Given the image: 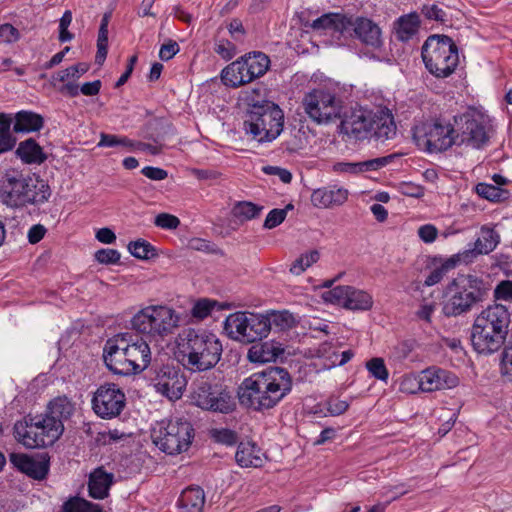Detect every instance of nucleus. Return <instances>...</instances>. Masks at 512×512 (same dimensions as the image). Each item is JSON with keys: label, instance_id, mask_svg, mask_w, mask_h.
I'll return each instance as SVG.
<instances>
[{"label": "nucleus", "instance_id": "79ce46f5", "mask_svg": "<svg viewBox=\"0 0 512 512\" xmlns=\"http://www.w3.org/2000/svg\"><path fill=\"white\" fill-rule=\"evenodd\" d=\"M262 210V206L249 201H240L233 206L232 214L239 221L245 222L259 217Z\"/></svg>", "mask_w": 512, "mask_h": 512}, {"label": "nucleus", "instance_id": "c85d7f7f", "mask_svg": "<svg viewBox=\"0 0 512 512\" xmlns=\"http://www.w3.org/2000/svg\"><path fill=\"white\" fill-rule=\"evenodd\" d=\"M348 190L344 188H319L312 192L311 202L317 208L340 206L348 199Z\"/></svg>", "mask_w": 512, "mask_h": 512}, {"label": "nucleus", "instance_id": "5fc2aeb1", "mask_svg": "<svg viewBox=\"0 0 512 512\" xmlns=\"http://www.w3.org/2000/svg\"><path fill=\"white\" fill-rule=\"evenodd\" d=\"M108 47V29L106 24L100 25L98 39H97V53L95 56L96 64H102L107 56Z\"/></svg>", "mask_w": 512, "mask_h": 512}, {"label": "nucleus", "instance_id": "4c0bfd02", "mask_svg": "<svg viewBox=\"0 0 512 512\" xmlns=\"http://www.w3.org/2000/svg\"><path fill=\"white\" fill-rule=\"evenodd\" d=\"M44 120L41 115L31 111H20L15 116L13 130L16 133H29L39 131Z\"/></svg>", "mask_w": 512, "mask_h": 512}, {"label": "nucleus", "instance_id": "f03ea898", "mask_svg": "<svg viewBox=\"0 0 512 512\" xmlns=\"http://www.w3.org/2000/svg\"><path fill=\"white\" fill-rule=\"evenodd\" d=\"M177 361L191 373L213 369L221 359L223 347L219 338L202 328L182 329L175 339Z\"/></svg>", "mask_w": 512, "mask_h": 512}, {"label": "nucleus", "instance_id": "a19ab883", "mask_svg": "<svg viewBox=\"0 0 512 512\" xmlns=\"http://www.w3.org/2000/svg\"><path fill=\"white\" fill-rule=\"evenodd\" d=\"M33 187L27 188L28 196L27 204H42L48 201L51 190L47 182L39 177H31Z\"/></svg>", "mask_w": 512, "mask_h": 512}, {"label": "nucleus", "instance_id": "49530a36", "mask_svg": "<svg viewBox=\"0 0 512 512\" xmlns=\"http://www.w3.org/2000/svg\"><path fill=\"white\" fill-rule=\"evenodd\" d=\"M129 252L138 259H150L156 256L155 248L146 240L138 239L128 245Z\"/></svg>", "mask_w": 512, "mask_h": 512}, {"label": "nucleus", "instance_id": "aec40b11", "mask_svg": "<svg viewBox=\"0 0 512 512\" xmlns=\"http://www.w3.org/2000/svg\"><path fill=\"white\" fill-rule=\"evenodd\" d=\"M327 300L350 310H369L373 305L372 296L351 286H337L327 292Z\"/></svg>", "mask_w": 512, "mask_h": 512}, {"label": "nucleus", "instance_id": "f8f14e48", "mask_svg": "<svg viewBox=\"0 0 512 512\" xmlns=\"http://www.w3.org/2000/svg\"><path fill=\"white\" fill-rule=\"evenodd\" d=\"M460 133H457V145H466L473 149H483L494 133L488 115L471 110L460 117Z\"/></svg>", "mask_w": 512, "mask_h": 512}, {"label": "nucleus", "instance_id": "72a5a7b5", "mask_svg": "<svg viewBox=\"0 0 512 512\" xmlns=\"http://www.w3.org/2000/svg\"><path fill=\"white\" fill-rule=\"evenodd\" d=\"M112 482L113 474L105 472L102 468L96 469L89 477V495L94 499H104L108 496Z\"/></svg>", "mask_w": 512, "mask_h": 512}, {"label": "nucleus", "instance_id": "f257e3e1", "mask_svg": "<svg viewBox=\"0 0 512 512\" xmlns=\"http://www.w3.org/2000/svg\"><path fill=\"white\" fill-rule=\"evenodd\" d=\"M291 389L290 373L274 366L245 378L238 388V397L243 406L262 411L276 406Z\"/></svg>", "mask_w": 512, "mask_h": 512}, {"label": "nucleus", "instance_id": "4468645a", "mask_svg": "<svg viewBox=\"0 0 512 512\" xmlns=\"http://www.w3.org/2000/svg\"><path fill=\"white\" fill-rule=\"evenodd\" d=\"M424 64H458V48L446 35H431L422 46Z\"/></svg>", "mask_w": 512, "mask_h": 512}, {"label": "nucleus", "instance_id": "a878e982", "mask_svg": "<svg viewBox=\"0 0 512 512\" xmlns=\"http://www.w3.org/2000/svg\"><path fill=\"white\" fill-rule=\"evenodd\" d=\"M40 423V418H37V415H27L22 420L17 421L13 428L17 442L28 449L41 448L40 439H44V437L37 434Z\"/></svg>", "mask_w": 512, "mask_h": 512}, {"label": "nucleus", "instance_id": "338daca9", "mask_svg": "<svg viewBox=\"0 0 512 512\" xmlns=\"http://www.w3.org/2000/svg\"><path fill=\"white\" fill-rule=\"evenodd\" d=\"M215 52L220 55L224 61H230L236 54V47L228 40H220L215 45Z\"/></svg>", "mask_w": 512, "mask_h": 512}, {"label": "nucleus", "instance_id": "c9c22d12", "mask_svg": "<svg viewBox=\"0 0 512 512\" xmlns=\"http://www.w3.org/2000/svg\"><path fill=\"white\" fill-rule=\"evenodd\" d=\"M180 512H202L205 495L200 487H189L185 489L178 500Z\"/></svg>", "mask_w": 512, "mask_h": 512}, {"label": "nucleus", "instance_id": "423d86ee", "mask_svg": "<svg viewBox=\"0 0 512 512\" xmlns=\"http://www.w3.org/2000/svg\"><path fill=\"white\" fill-rule=\"evenodd\" d=\"M489 291L488 284L475 275H460L447 288V298L443 303V313L455 317L467 313L483 301Z\"/></svg>", "mask_w": 512, "mask_h": 512}, {"label": "nucleus", "instance_id": "f3484780", "mask_svg": "<svg viewBox=\"0 0 512 512\" xmlns=\"http://www.w3.org/2000/svg\"><path fill=\"white\" fill-rule=\"evenodd\" d=\"M33 187L31 176L25 177L18 172L7 173L5 175L0 197L2 202L9 207H22L27 204V188Z\"/></svg>", "mask_w": 512, "mask_h": 512}, {"label": "nucleus", "instance_id": "cd10ccee", "mask_svg": "<svg viewBox=\"0 0 512 512\" xmlns=\"http://www.w3.org/2000/svg\"><path fill=\"white\" fill-rule=\"evenodd\" d=\"M395 157V154H391L388 156L355 163L337 162L333 165V171L348 174H358L365 171H376L391 163Z\"/></svg>", "mask_w": 512, "mask_h": 512}, {"label": "nucleus", "instance_id": "7ed1b4c3", "mask_svg": "<svg viewBox=\"0 0 512 512\" xmlns=\"http://www.w3.org/2000/svg\"><path fill=\"white\" fill-rule=\"evenodd\" d=\"M510 323V313L505 306L494 304L483 309L472 326L471 342L474 350L484 355L498 351L507 341Z\"/></svg>", "mask_w": 512, "mask_h": 512}, {"label": "nucleus", "instance_id": "b1692460", "mask_svg": "<svg viewBox=\"0 0 512 512\" xmlns=\"http://www.w3.org/2000/svg\"><path fill=\"white\" fill-rule=\"evenodd\" d=\"M87 72L85 66H67L51 75V85L61 94L69 97L79 95V85L77 80Z\"/></svg>", "mask_w": 512, "mask_h": 512}, {"label": "nucleus", "instance_id": "13d9d810", "mask_svg": "<svg viewBox=\"0 0 512 512\" xmlns=\"http://www.w3.org/2000/svg\"><path fill=\"white\" fill-rule=\"evenodd\" d=\"M350 406V403L337 397H330L325 402V407L331 416L344 414Z\"/></svg>", "mask_w": 512, "mask_h": 512}, {"label": "nucleus", "instance_id": "dca6fc26", "mask_svg": "<svg viewBox=\"0 0 512 512\" xmlns=\"http://www.w3.org/2000/svg\"><path fill=\"white\" fill-rule=\"evenodd\" d=\"M125 401V394L115 384H104L94 393L92 408L101 418L111 419L122 412Z\"/></svg>", "mask_w": 512, "mask_h": 512}, {"label": "nucleus", "instance_id": "bb28decb", "mask_svg": "<svg viewBox=\"0 0 512 512\" xmlns=\"http://www.w3.org/2000/svg\"><path fill=\"white\" fill-rule=\"evenodd\" d=\"M235 460L242 468H259L265 463L266 456L254 442H240L235 453Z\"/></svg>", "mask_w": 512, "mask_h": 512}, {"label": "nucleus", "instance_id": "680f3d73", "mask_svg": "<svg viewBox=\"0 0 512 512\" xmlns=\"http://www.w3.org/2000/svg\"><path fill=\"white\" fill-rule=\"evenodd\" d=\"M120 253L115 249H100L95 253V259L105 265L117 264L120 261Z\"/></svg>", "mask_w": 512, "mask_h": 512}, {"label": "nucleus", "instance_id": "774afa93", "mask_svg": "<svg viewBox=\"0 0 512 512\" xmlns=\"http://www.w3.org/2000/svg\"><path fill=\"white\" fill-rule=\"evenodd\" d=\"M494 297L497 300L512 302V281L503 280L494 289Z\"/></svg>", "mask_w": 512, "mask_h": 512}, {"label": "nucleus", "instance_id": "6e6d98bb", "mask_svg": "<svg viewBox=\"0 0 512 512\" xmlns=\"http://www.w3.org/2000/svg\"><path fill=\"white\" fill-rule=\"evenodd\" d=\"M211 437L217 443L232 446L238 441V435L235 431L228 428H220L211 430Z\"/></svg>", "mask_w": 512, "mask_h": 512}, {"label": "nucleus", "instance_id": "9d476101", "mask_svg": "<svg viewBox=\"0 0 512 512\" xmlns=\"http://www.w3.org/2000/svg\"><path fill=\"white\" fill-rule=\"evenodd\" d=\"M413 139L419 148L430 153L446 151L458 143L453 125L441 120L415 126Z\"/></svg>", "mask_w": 512, "mask_h": 512}, {"label": "nucleus", "instance_id": "2eb2a0df", "mask_svg": "<svg viewBox=\"0 0 512 512\" xmlns=\"http://www.w3.org/2000/svg\"><path fill=\"white\" fill-rule=\"evenodd\" d=\"M344 18L349 22L347 29L341 33H334L333 40L329 41L330 44L342 45V39L346 40L353 35L366 45L378 47L381 44V29L372 20L346 15Z\"/></svg>", "mask_w": 512, "mask_h": 512}, {"label": "nucleus", "instance_id": "20e7f679", "mask_svg": "<svg viewBox=\"0 0 512 512\" xmlns=\"http://www.w3.org/2000/svg\"><path fill=\"white\" fill-rule=\"evenodd\" d=\"M342 131L354 140L374 137L386 141L396 135V125L392 114L386 110L377 113L359 109L354 110L341 124Z\"/></svg>", "mask_w": 512, "mask_h": 512}, {"label": "nucleus", "instance_id": "4be33fe9", "mask_svg": "<svg viewBox=\"0 0 512 512\" xmlns=\"http://www.w3.org/2000/svg\"><path fill=\"white\" fill-rule=\"evenodd\" d=\"M418 383L423 392H433L452 389L458 385L459 379L451 371L433 366L420 373Z\"/></svg>", "mask_w": 512, "mask_h": 512}, {"label": "nucleus", "instance_id": "c756f323", "mask_svg": "<svg viewBox=\"0 0 512 512\" xmlns=\"http://www.w3.org/2000/svg\"><path fill=\"white\" fill-rule=\"evenodd\" d=\"M284 353L282 345L275 341L256 343L248 350V359L253 363L275 361Z\"/></svg>", "mask_w": 512, "mask_h": 512}, {"label": "nucleus", "instance_id": "e2e57ef3", "mask_svg": "<svg viewBox=\"0 0 512 512\" xmlns=\"http://www.w3.org/2000/svg\"><path fill=\"white\" fill-rule=\"evenodd\" d=\"M72 22V12L66 10L59 21V40L61 42H68L72 40L73 34L68 31V27Z\"/></svg>", "mask_w": 512, "mask_h": 512}, {"label": "nucleus", "instance_id": "603ef678", "mask_svg": "<svg viewBox=\"0 0 512 512\" xmlns=\"http://www.w3.org/2000/svg\"><path fill=\"white\" fill-rule=\"evenodd\" d=\"M217 302L210 299H200L196 301L191 309V315L199 320H202L209 316L216 306Z\"/></svg>", "mask_w": 512, "mask_h": 512}, {"label": "nucleus", "instance_id": "09e8293b", "mask_svg": "<svg viewBox=\"0 0 512 512\" xmlns=\"http://www.w3.org/2000/svg\"><path fill=\"white\" fill-rule=\"evenodd\" d=\"M270 322V328L272 325L278 327L280 330L291 328L295 323V318L292 313L284 311H273L266 315Z\"/></svg>", "mask_w": 512, "mask_h": 512}, {"label": "nucleus", "instance_id": "6e6552de", "mask_svg": "<svg viewBox=\"0 0 512 512\" xmlns=\"http://www.w3.org/2000/svg\"><path fill=\"white\" fill-rule=\"evenodd\" d=\"M194 438L192 424L182 418L157 422L151 430L153 443L163 452L176 455L186 451Z\"/></svg>", "mask_w": 512, "mask_h": 512}, {"label": "nucleus", "instance_id": "4d7b16f0", "mask_svg": "<svg viewBox=\"0 0 512 512\" xmlns=\"http://www.w3.org/2000/svg\"><path fill=\"white\" fill-rule=\"evenodd\" d=\"M270 62V58L265 53L261 51H251L242 55L231 64H270Z\"/></svg>", "mask_w": 512, "mask_h": 512}, {"label": "nucleus", "instance_id": "de8ad7c7", "mask_svg": "<svg viewBox=\"0 0 512 512\" xmlns=\"http://www.w3.org/2000/svg\"><path fill=\"white\" fill-rule=\"evenodd\" d=\"M320 258V254L317 250H312L305 254H302L290 267V272L294 275H300L311 265L316 263Z\"/></svg>", "mask_w": 512, "mask_h": 512}, {"label": "nucleus", "instance_id": "ddd939ff", "mask_svg": "<svg viewBox=\"0 0 512 512\" xmlns=\"http://www.w3.org/2000/svg\"><path fill=\"white\" fill-rule=\"evenodd\" d=\"M312 12L304 9L296 14L302 30L306 33H312L319 37H330L333 40L334 33H341L347 29L348 20L344 18V14L325 13L320 17L311 19Z\"/></svg>", "mask_w": 512, "mask_h": 512}, {"label": "nucleus", "instance_id": "0e129e2a", "mask_svg": "<svg viewBox=\"0 0 512 512\" xmlns=\"http://www.w3.org/2000/svg\"><path fill=\"white\" fill-rule=\"evenodd\" d=\"M154 224L162 229L174 230L180 225V220L172 214L160 213L156 216Z\"/></svg>", "mask_w": 512, "mask_h": 512}, {"label": "nucleus", "instance_id": "3c124183", "mask_svg": "<svg viewBox=\"0 0 512 512\" xmlns=\"http://www.w3.org/2000/svg\"><path fill=\"white\" fill-rule=\"evenodd\" d=\"M502 358H501V372L503 375L512 380V333L507 341L503 344Z\"/></svg>", "mask_w": 512, "mask_h": 512}, {"label": "nucleus", "instance_id": "a18cd8bd", "mask_svg": "<svg viewBox=\"0 0 512 512\" xmlns=\"http://www.w3.org/2000/svg\"><path fill=\"white\" fill-rule=\"evenodd\" d=\"M476 193L489 201L498 202L508 197V191L498 186L488 183H478L476 185Z\"/></svg>", "mask_w": 512, "mask_h": 512}, {"label": "nucleus", "instance_id": "052dcab7", "mask_svg": "<svg viewBox=\"0 0 512 512\" xmlns=\"http://www.w3.org/2000/svg\"><path fill=\"white\" fill-rule=\"evenodd\" d=\"M453 269L452 267H448V260L446 259L439 267L434 268L426 277L424 284L426 286H433L439 283L445 274Z\"/></svg>", "mask_w": 512, "mask_h": 512}, {"label": "nucleus", "instance_id": "6ab92c4d", "mask_svg": "<svg viewBox=\"0 0 512 512\" xmlns=\"http://www.w3.org/2000/svg\"><path fill=\"white\" fill-rule=\"evenodd\" d=\"M125 337L127 333H120L105 342L103 360L106 367L114 374L129 376L130 363L126 356Z\"/></svg>", "mask_w": 512, "mask_h": 512}, {"label": "nucleus", "instance_id": "37998d69", "mask_svg": "<svg viewBox=\"0 0 512 512\" xmlns=\"http://www.w3.org/2000/svg\"><path fill=\"white\" fill-rule=\"evenodd\" d=\"M62 512H103V510L99 504L75 496L63 503Z\"/></svg>", "mask_w": 512, "mask_h": 512}, {"label": "nucleus", "instance_id": "39448f33", "mask_svg": "<svg viewBox=\"0 0 512 512\" xmlns=\"http://www.w3.org/2000/svg\"><path fill=\"white\" fill-rule=\"evenodd\" d=\"M182 314L168 305H149L131 319V327L150 340L164 341L181 326Z\"/></svg>", "mask_w": 512, "mask_h": 512}, {"label": "nucleus", "instance_id": "c03bdc74", "mask_svg": "<svg viewBox=\"0 0 512 512\" xmlns=\"http://www.w3.org/2000/svg\"><path fill=\"white\" fill-rule=\"evenodd\" d=\"M11 119L0 114V154L13 149L16 139L11 134Z\"/></svg>", "mask_w": 512, "mask_h": 512}, {"label": "nucleus", "instance_id": "bf43d9fd", "mask_svg": "<svg viewBox=\"0 0 512 512\" xmlns=\"http://www.w3.org/2000/svg\"><path fill=\"white\" fill-rule=\"evenodd\" d=\"M20 32L9 23L0 25V44H11L18 41Z\"/></svg>", "mask_w": 512, "mask_h": 512}, {"label": "nucleus", "instance_id": "2f4dec72", "mask_svg": "<svg viewBox=\"0 0 512 512\" xmlns=\"http://www.w3.org/2000/svg\"><path fill=\"white\" fill-rule=\"evenodd\" d=\"M40 418V425L37 429V434L44 439H40L41 448L53 445L64 431V425L58 419L48 417L44 414L37 415Z\"/></svg>", "mask_w": 512, "mask_h": 512}, {"label": "nucleus", "instance_id": "ea45409f", "mask_svg": "<svg viewBox=\"0 0 512 512\" xmlns=\"http://www.w3.org/2000/svg\"><path fill=\"white\" fill-rule=\"evenodd\" d=\"M499 240V234L494 229L483 227L480 236L473 245L478 253L484 255L492 252L498 245Z\"/></svg>", "mask_w": 512, "mask_h": 512}, {"label": "nucleus", "instance_id": "864d4df0", "mask_svg": "<svg viewBox=\"0 0 512 512\" xmlns=\"http://www.w3.org/2000/svg\"><path fill=\"white\" fill-rule=\"evenodd\" d=\"M366 368L369 373L378 380L387 381L389 372L385 366L382 358H372L366 363Z\"/></svg>", "mask_w": 512, "mask_h": 512}, {"label": "nucleus", "instance_id": "f704fd0d", "mask_svg": "<svg viewBox=\"0 0 512 512\" xmlns=\"http://www.w3.org/2000/svg\"><path fill=\"white\" fill-rule=\"evenodd\" d=\"M247 312L238 311L230 314L224 321V331L227 336L235 341L246 344Z\"/></svg>", "mask_w": 512, "mask_h": 512}, {"label": "nucleus", "instance_id": "393cba45", "mask_svg": "<svg viewBox=\"0 0 512 512\" xmlns=\"http://www.w3.org/2000/svg\"><path fill=\"white\" fill-rule=\"evenodd\" d=\"M270 66H225L221 79L227 86L236 88L263 76Z\"/></svg>", "mask_w": 512, "mask_h": 512}, {"label": "nucleus", "instance_id": "412c9836", "mask_svg": "<svg viewBox=\"0 0 512 512\" xmlns=\"http://www.w3.org/2000/svg\"><path fill=\"white\" fill-rule=\"evenodd\" d=\"M126 356L130 363V375L144 371L151 362V349L148 343L139 337L127 333L125 337Z\"/></svg>", "mask_w": 512, "mask_h": 512}, {"label": "nucleus", "instance_id": "8fccbe9b", "mask_svg": "<svg viewBox=\"0 0 512 512\" xmlns=\"http://www.w3.org/2000/svg\"><path fill=\"white\" fill-rule=\"evenodd\" d=\"M479 255L478 251H476V248L473 246L471 248H468L462 252H459L457 254L452 255L449 257L448 260V267H452L453 269L460 265V264H470L472 263Z\"/></svg>", "mask_w": 512, "mask_h": 512}, {"label": "nucleus", "instance_id": "1a4fd4ad", "mask_svg": "<svg viewBox=\"0 0 512 512\" xmlns=\"http://www.w3.org/2000/svg\"><path fill=\"white\" fill-rule=\"evenodd\" d=\"M307 117L316 124H328L340 117L342 101L330 89L319 87L304 94L301 102Z\"/></svg>", "mask_w": 512, "mask_h": 512}, {"label": "nucleus", "instance_id": "e433bc0d", "mask_svg": "<svg viewBox=\"0 0 512 512\" xmlns=\"http://www.w3.org/2000/svg\"><path fill=\"white\" fill-rule=\"evenodd\" d=\"M16 154L26 164H42L47 158L41 146L32 138L20 142Z\"/></svg>", "mask_w": 512, "mask_h": 512}, {"label": "nucleus", "instance_id": "5701e85b", "mask_svg": "<svg viewBox=\"0 0 512 512\" xmlns=\"http://www.w3.org/2000/svg\"><path fill=\"white\" fill-rule=\"evenodd\" d=\"M9 461L20 472L36 479H44L49 471V460L46 456L32 457L24 453H10Z\"/></svg>", "mask_w": 512, "mask_h": 512}, {"label": "nucleus", "instance_id": "0eeeda50", "mask_svg": "<svg viewBox=\"0 0 512 512\" xmlns=\"http://www.w3.org/2000/svg\"><path fill=\"white\" fill-rule=\"evenodd\" d=\"M284 113L271 101H262L250 106L243 129L246 135L258 143L274 141L283 131Z\"/></svg>", "mask_w": 512, "mask_h": 512}, {"label": "nucleus", "instance_id": "9b49d317", "mask_svg": "<svg viewBox=\"0 0 512 512\" xmlns=\"http://www.w3.org/2000/svg\"><path fill=\"white\" fill-rule=\"evenodd\" d=\"M191 401L202 410L215 413L229 414L236 408V402L226 388L208 381L194 384Z\"/></svg>", "mask_w": 512, "mask_h": 512}, {"label": "nucleus", "instance_id": "473e14b6", "mask_svg": "<svg viewBox=\"0 0 512 512\" xmlns=\"http://www.w3.org/2000/svg\"><path fill=\"white\" fill-rule=\"evenodd\" d=\"M246 344L254 343L266 338L270 333V322L267 316L247 312Z\"/></svg>", "mask_w": 512, "mask_h": 512}, {"label": "nucleus", "instance_id": "69168bd1", "mask_svg": "<svg viewBox=\"0 0 512 512\" xmlns=\"http://www.w3.org/2000/svg\"><path fill=\"white\" fill-rule=\"evenodd\" d=\"M423 15L429 19L444 23L447 20V13L436 4L424 5L422 8Z\"/></svg>", "mask_w": 512, "mask_h": 512}, {"label": "nucleus", "instance_id": "a211bd4d", "mask_svg": "<svg viewBox=\"0 0 512 512\" xmlns=\"http://www.w3.org/2000/svg\"><path fill=\"white\" fill-rule=\"evenodd\" d=\"M152 381L156 391L170 400L179 399L187 385L185 376L172 365L161 366Z\"/></svg>", "mask_w": 512, "mask_h": 512}, {"label": "nucleus", "instance_id": "58836bf2", "mask_svg": "<svg viewBox=\"0 0 512 512\" xmlns=\"http://www.w3.org/2000/svg\"><path fill=\"white\" fill-rule=\"evenodd\" d=\"M75 407L72 401L66 396H59L51 400L44 415L53 417L55 420H66L74 413Z\"/></svg>", "mask_w": 512, "mask_h": 512}, {"label": "nucleus", "instance_id": "7c9ffc66", "mask_svg": "<svg viewBox=\"0 0 512 512\" xmlns=\"http://www.w3.org/2000/svg\"><path fill=\"white\" fill-rule=\"evenodd\" d=\"M420 24V17L416 12L408 13L396 19L393 31L399 41L407 42L418 34Z\"/></svg>", "mask_w": 512, "mask_h": 512}]
</instances>
